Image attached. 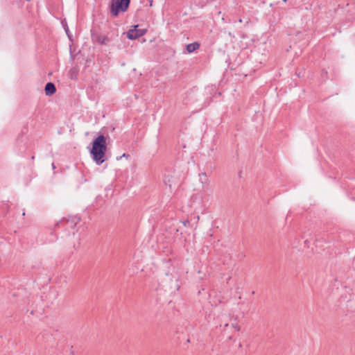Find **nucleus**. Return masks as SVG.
Returning a JSON list of instances; mask_svg holds the SVG:
<instances>
[{
    "label": "nucleus",
    "instance_id": "1",
    "mask_svg": "<svg viewBox=\"0 0 355 355\" xmlns=\"http://www.w3.org/2000/svg\"><path fill=\"white\" fill-rule=\"evenodd\" d=\"M106 150V139L103 135H100L92 141V148L90 150V154L96 164L101 165L105 162Z\"/></svg>",
    "mask_w": 355,
    "mask_h": 355
},
{
    "label": "nucleus",
    "instance_id": "2",
    "mask_svg": "<svg viewBox=\"0 0 355 355\" xmlns=\"http://www.w3.org/2000/svg\"><path fill=\"white\" fill-rule=\"evenodd\" d=\"M130 0H112L110 2V13L117 17L120 12H125L130 6Z\"/></svg>",
    "mask_w": 355,
    "mask_h": 355
},
{
    "label": "nucleus",
    "instance_id": "3",
    "mask_svg": "<svg viewBox=\"0 0 355 355\" xmlns=\"http://www.w3.org/2000/svg\"><path fill=\"white\" fill-rule=\"evenodd\" d=\"M91 37L93 43H97L103 46L107 45L112 40L108 36L93 30L91 31Z\"/></svg>",
    "mask_w": 355,
    "mask_h": 355
},
{
    "label": "nucleus",
    "instance_id": "4",
    "mask_svg": "<svg viewBox=\"0 0 355 355\" xmlns=\"http://www.w3.org/2000/svg\"><path fill=\"white\" fill-rule=\"evenodd\" d=\"M80 218L76 216H71L69 218H63L62 219L59 223H57V226L58 227H64L66 228L70 227L71 229H73L76 225L80 223Z\"/></svg>",
    "mask_w": 355,
    "mask_h": 355
},
{
    "label": "nucleus",
    "instance_id": "5",
    "mask_svg": "<svg viewBox=\"0 0 355 355\" xmlns=\"http://www.w3.org/2000/svg\"><path fill=\"white\" fill-rule=\"evenodd\" d=\"M137 27H138V25L134 26L133 29H130L127 32V37L128 39L135 40V39H137V38L144 35L146 33L147 29H146V28L138 29Z\"/></svg>",
    "mask_w": 355,
    "mask_h": 355
},
{
    "label": "nucleus",
    "instance_id": "6",
    "mask_svg": "<svg viewBox=\"0 0 355 355\" xmlns=\"http://www.w3.org/2000/svg\"><path fill=\"white\" fill-rule=\"evenodd\" d=\"M45 94L46 96H51L56 92V87L54 83L49 82L47 83L44 87Z\"/></svg>",
    "mask_w": 355,
    "mask_h": 355
},
{
    "label": "nucleus",
    "instance_id": "7",
    "mask_svg": "<svg viewBox=\"0 0 355 355\" xmlns=\"http://www.w3.org/2000/svg\"><path fill=\"white\" fill-rule=\"evenodd\" d=\"M200 43L198 42H194L193 43L189 44L186 46L187 51L189 53H192L194 51L200 48Z\"/></svg>",
    "mask_w": 355,
    "mask_h": 355
},
{
    "label": "nucleus",
    "instance_id": "8",
    "mask_svg": "<svg viewBox=\"0 0 355 355\" xmlns=\"http://www.w3.org/2000/svg\"><path fill=\"white\" fill-rule=\"evenodd\" d=\"M168 178L167 177H165L164 181L166 184H168V186L170 188H171L172 187V184L171 183V180L169 179H167Z\"/></svg>",
    "mask_w": 355,
    "mask_h": 355
},
{
    "label": "nucleus",
    "instance_id": "9",
    "mask_svg": "<svg viewBox=\"0 0 355 355\" xmlns=\"http://www.w3.org/2000/svg\"><path fill=\"white\" fill-rule=\"evenodd\" d=\"M232 327H234L236 331H239L240 330V327L238 325L237 323H233L232 324Z\"/></svg>",
    "mask_w": 355,
    "mask_h": 355
},
{
    "label": "nucleus",
    "instance_id": "10",
    "mask_svg": "<svg viewBox=\"0 0 355 355\" xmlns=\"http://www.w3.org/2000/svg\"><path fill=\"white\" fill-rule=\"evenodd\" d=\"M122 157H130V155H128V154H125V153H123L122 156H121V157H116V159H118V160H119V159H120Z\"/></svg>",
    "mask_w": 355,
    "mask_h": 355
},
{
    "label": "nucleus",
    "instance_id": "11",
    "mask_svg": "<svg viewBox=\"0 0 355 355\" xmlns=\"http://www.w3.org/2000/svg\"><path fill=\"white\" fill-rule=\"evenodd\" d=\"M189 224V220H184V221H183V225H184V226H187Z\"/></svg>",
    "mask_w": 355,
    "mask_h": 355
},
{
    "label": "nucleus",
    "instance_id": "12",
    "mask_svg": "<svg viewBox=\"0 0 355 355\" xmlns=\"http://www.w3.org/2000/svg\"><path fill=\"white\" fill-rule=\"evenodd\" d=\"M238 21H239V23H242V22H243V20H242V19H239Z\"/></svg>",
    "mask_w": 355,
    "mask_h": 355
},
{
    "label": "nucleus",
    "instance_id": "13",
    "mask_svg": "<svg viewBox=\"0 0 355 355\" xmlns=\"http://www.w3.org/2000/svg\"><path fill=\"white\" fill-rule=\"evenodd\" d=\"M52 167H53V168H55V165H54V163H53V164H52Z\"/></svg>",
    "mask_w": 355,
    "mask_h": 355
},
{
    "label": "nucleus",
    "instance_id": "14",
    "mask_svg": "<svg viewBox=\"0 0 355 355\" xmlns=\"http://www.w3.org/2000/svg\"><path fill=\"white\" fill-rule=\"evenodd\" d=\"M34 159H35V156L33 155V156L31 157V159L34 160Z\"/></svg>",
    "mask_w": 355,
    "mask_h": 355
},
{
    "label": "nucleus",
    "instance_id": "15",
    "mask_svg": "<svg viewBox=\"0 0 355 355\" xmlns=\"http://www.w3.org/2000/svg\"><path fill=\"white\" fill-rule=\"evenodd\" d=\"M202 175L206 176V173H202Z\"/></svg>",
    "mask_w": 355,
    "mask_h": 355
},
{
    "label": "nucleus",
    "instance_id": "16",
    "mask_svg": "<svg viewBox=\"0 0 355 355\" xmlns=\"http://www.w3.org/2000/svg\"><path fill=\"white\" fill-rule=\"evenodd\" d=\"M284 2H286L287 0H283Z\"/></svg>",
    "mask_w": 355,
    "mask_h": 355
}]
</instances>
